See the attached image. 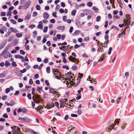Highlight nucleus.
Segmentation results:
<instances>
[{"label": "nucleus", "mask_w": 134, "mask_h": 134, "mask_svg": "<svg viewBox=\"0 0 134 134\" xmlns=\"http://www.w3.org/2000/svg\"><path fill=\"white\" fill-rule=\"evenodd\" d=\"M32 99L36 103H38L42 102L43 100L41 96L37 94H34L32 96Z\"/></svg>", "instance_id": "obj_1"}, {"label": "nucleus", "mask_w": 134, "mask_h": 134, "mask_svg": "<svg viewBox=\"0 0 134 134\" xmlns=\"http://www.w3.org/2000/svg\"><path fill=\"white\" fill-rule=\"evenodd\" d=\"M52 71L56 78L57 79H60V76L62 74L60 73L59 70L57 69H53Z\"/></svg>", "instance_id": "obj_2"}, {"label": "nucleus", "mask_w": 134, "mask_h": 134, "mask_svg": "<svg viewBox=\"0 0 134 134\" xmlns=\"http://www.w3.org/2000/svg\"><path fill=\"white\" fill-rule=\"evenodd\" d=\"M49 92L53 94V95L54 96H57L58 97H59L60 96V94H59V93L57 91L55 90L53 88L51 87H49Z\"/></svg>", "instance_id": "obj_3"}, {"label": "nucleus", "mask_w": 134, "mask_h": 134, "mask_svg": "<svg viewBox=\"0 0 134 134\" xmlns=\"http://www.w3.org/2000/svg\"><path fill=\"white\" fill-rule=\"evenodd\" d=\"M83 74H81L80 73H79V80H78V79H77V81L76 83L75 82H74V81H73V79H72V82H73V83L74 84V85L75 87H76L79 85V84L80 83V80H79V78H80V79H81V78L83 77Z\"/></svg>", "instance_id": "obj_4"}, {"label": "nucleus", "mask_w": 134, "mask_h": 134, "mask_svg": "<svg viewBox=\"0 0 134 134\" xmlns=\"http://www.w3.org/2000/svg\"><path fill=\"white\" fill-rule=\"evenodd\" d=\"M130 16L129 15H126V17L127 18L126 19H125L124 20V22L125 23H126L125 25H126L129 26L130 25V20L129 19H130V18L129 17Z\"/></svg>", "instance_id": "obj_5"}, {"label": "nucleus", "mask_w": 134, "mask_h": 134, "mask_svg": "<svg viewBox=\"0 0 134 134\" xmlns=\"http://www.w3.org/2000/svg\"><path fill=\"white\" fill-rule=\"evenodd\" d=\"M31 3V2L30 0L27 1L23 6V9L24 10L26 9L29 7Z\"/></svg>", "instance_id": "obj_6"}, {"label": "nucleus", "mask_w": 134, "mask_h": 134, "mask_svg": "<svg viewBox=\"0 0 134 134\" xmlns=\"http://www.w3.org/2000/svg\"><path fill=\"white\" fill-rule=\"evenodd\" d=\"M12 129L14 130V132L16 133H18V132H19L20 131V129L18 127L16 126H13L12 128Z\"/></svg>", "instance_id": "obj_7"}, {"label": "nucleus", "mask_w": 134, "mask_h": 134, "mask_svg": "<svg viewBox=\"0 0 134 134\" xmlns=\"http://www.w3.org/2000/svg\"><path fill=\"white\" fill-rule=\"evenodd\" d=\"M15 57L16 58L21 59L22 62H24L25 61L23 57L20 55H15Z\"/></svg>", "instance_id": "obj_8"}, {"label": "nucleus", "mask_w": 134, "mask_h": 134, "mask_svg": "<svg viewBox=\"0 0 134 134\" xmlns=\"http://www.w3.org/2000/svg\"><path fill=\"white\" fill-rule=\"evenodd\" d=\"M12 55H11L10 53L9 52H6L4 55H3V57L5 58H7L8 57H12Z\"/></svg>", "instance_id": "obj_9"}, {"label": "nucleus", "mask_w": 134, "mask_h": 134, "mask_svg": "<svg viewBox=\"0 0 134 134\" xmlns=\"http://www.w3.org/2000/svg\"><path fill=\"white\" fill-rule=\"evenodd\" d=\"M39 24L37 26V28L38 29H42L43 27V26L42 25L43 24L42 22L41 21L39 22Z\"/></svg>", "instance_id": "obj_10"}, {"label": "nucleus", "mask_w": 134, "mask_h": 134, "mask_svg": "<svg viewBox=\"0 0 134 134\" xmlns=\"http://www.w3.org/2000/svg\"><path fill=\"white\" fill-rule=\"evenodd\" d=\"M105 53L103 54L102 57H101L100 58V59H99V60H98V62H100L101 61H102V60H104V59H105V57H106L105 56Z\"/></svg>", "instance_id": "obj_11"}, {"label": "nucleus", "mask_w": 134, "mask_h": 134, "mask_svg": "<svg viewBox=\"0 0 134 134\" xmlns=\"http://www.w3.org/2000/svg\"><path fill=\"white\" fill-rule=\"evenodd\" d=\"M43 18L45 19H48L49 16V14L47 12H45L43 14Z\"/></svg>", "instance_id": "obj_12"}, {"label": "nucleus", "mask_w": 134, "mask_h": 134, "mask_svg": "<svg viewBox=\"0 0 134 134\" xmlns=\"http://www.w3.org/2000/svg\"><path fill=\"white\" fill-rule=\"evenodd\" d=\"M75 23L76 24L77 26L78 27H80L81 26V25L80 24V23L78 19H76L75 20Z\"/></svg>", "instance_id": "obj_13"}, {"label": "nucleus", "mask_w": 134, "mask_h": 134, "mask_svg": "<svg viewBox=\"0 0 134 134\" xmlns=\"http://www.w3.org/2000/svg\"><path fill=\"white\" fill-rule=\"evenodd\" d=\"M103 46H100V47H99L97 51H99V52H103L104 51L103 50Z\"/></svg>", "instance_id": "obj_14"}, {"label": "nucleus", "mask_w": 134, "mask_h": 134, "mask_svg": "<svg viewBox=\"0 0 134 134\" xmlns=\"http://www.w3.org/2000/svg\"><path fill=\"white\" fill-rule=\"evenodd\" d=\"M47 105H48V109H49L54 107V103H52L51 104L50 103L49 104H47Z\"/></svg>", "instance_id": "obj_15"}, {"label": "nucleus", "mask_w": 134, "mask_h": 134, "mask_svg": "<svg viewBox=\"0 0 134 134\" xmlns=\"http://www.w3.org/2000/svg\"><path fill=\"white\" fill-rule=\"evenodd\" d=\"M60 107H64L65 106V104H66L65 101H64V100H62L60 101Z\"/></svg>", "instance_id": "obj_16"}, {"label": "nucleus", "mask_w": 134, "mask_h": 134, "mask_svg": "<svg viewBox=\"0 0 134 134\" xmlns=\"http://www.w3.org/2000/svg\"><path fill=\"white\" fill-rule=\"evenodd\" d=\"M68 59L70 61L72 62L73 59H74V60H76V58L75 57H73L71 55H70V57L68 58Z\"/></svg>", "instance_id": "obj_17"}, {"label": "nucleus", "mask_w": 134, "mask_h": 134, "mask_svg": "<svg viewBox=\"0 0 134 134\" xmlns=\"http://www.w3.org/2000/svg\"><path fill=\"white\" fill-rule=\"evenodd\" d=\"M57 29L58 30H64V27L63 26H58L57 27Z\"/></svg>", "instance_id": "obj_18"}, {"label": "nucleus", "mask_w": 134, "mask_h": 134, "mask_svg": "<svg viewBox=\"0 0 134 134\" xmlns=\"http://www.w3.org/2000/svg\"><path fill=\"white\" fill-rule=\"evenodd\" d=\"M31 121V120L28 118L25 117V122H30Z\"/></svg>", "instance_id": "obj_19"}, {"label": "nucleus", "mask_w": 134, "mask_h": 134, "mask_svg": "<svg viewBox=\"0 0 134 134\" xmlns=\"http://www.w3.org/2000/svg\"><path fill=\"white\" fill-rule=\"evenodd\" d=\"M71 62H74L76 64H78L79 63V60H77V59L76 58V60H74V59H73Z\"/></svg>", "instance_id": "obj_20"}, {"label": "nucleus", "mask_w": 134, "mask_h": 134, "mask_svg": "<svg viewBox=\"0 0 134 134\" xmlns=\"http://www.w3.org/2000/svg\"><path fill=\"white\" fill-rule=\"evenodd\" d=\"M16 37L19 38L22 36V34L21 33H17L16 34Z\"/></svg>", "instance_id": "obj_21"}, {"label": "nucleus", "mask_w": 134, "mask_h": 134, "mask_svg": "<svg viewBox=\"0 0 134 134\" xmlns=\"http://www.w3.org/2000/svg\"><path fill=\"white\" fill-rule=\"evenodd\" d=\"M10 29L12 30V32L14 33H16L18 31L15 28H13L12 27H11L10 28Z\"/></svg>", "instance_id": "obj_22"}, {"label": "nucleus", "mask_w": 134, "mask_h": 134, "mask_svg": "<svg viewBox=\"0 0 134 134\" xmlns=\"http://www.w3.org/2000/svg\"><path fill=\"white\" fill-rule=\"evenodd\" d=\"M10 65V64L9 62L8 61H6L5 62V66L6 67H7L8 66H9Z\"/></svg>", "instance_id": "obj_23"}, {"label": "nucleus", "mask_w": 134, "mask_h": 134, "mask_svg": "<svg viewBox=\"0 0 134 134\" xmlns=\"http://www.w3.org/2000/svg\"><path fill=\"white\" fill-rule=\"evenodd\" d=\"M76 11L75 10H73L71 12V15L72 16H74L75 15Z\"/></svg>", "instance_id": "obj_24"}, {"label": "nucleus", "mask_w": 134, "mask_h": 134, "mask_svg": "<svg viewBox=\"0 0 134 134\" xmlns=\"http://www.w3.org/2000/svg\"><path fill=\"white\" fill-rule=\"evenodd\" d=\"M7 52V51L5 50H3V51L0 54V56H2L3 55H4L5 53Z\"/></svg>", "instance_id": "obj_25"}, {"label": "nucleus", "mask_w": 134, "mask_h": 134, "mask_svg": "<svg viewBox=\"0 0 134 134\" xmlns=\"http://www.w3.org/2000/svg\"><path fill=\"white\" fill-rule=\"evenodd\" d=\"M27 109L23 107L22 109V112L23 113H27Z\"/></svg>", "instance_id": "obj_26"}, {"label": "nucleus", "mask_w": 134, "mask_h": 134, "mask_svg": "<svg viewBox=\"0 0 134 134\" xmlns=\"http://www.w3.org/2000/svg\"><path fill=\"white\" fill-rule=\"evenodd\" d=\"M30 14H28L25 16V19L26 20H28L30 18Z\"/></svg>", "instance_id": "obj_27"}, {"label": "nucleus", "mask_w": 134, "mask_h": 134, "mask_svg": "<svg viewBox=\"0 0 134 134\" xmlns=\"http://www.w3.org/2000/svg\"><path fill=\"white\" fill-rule=\"evenodd\" d=\"M80 30H76V31L73 34V35L74 36L77 35V33H80Z\"/></svg>", "instance_id": "obj_28"}, {"label": "nucleus", "mask_w": 134, "mask_h": 134, "mask_svg": "<svg viewBox=\"0 0 134 134\" xmlns=\"http://www.w3.org/2000/svg\"><path fill=\"white\" fill-rule=\"evenodd\" d=\"M76 95L77 97H76V99L79 100L81 98V94H77Z\"/></svg>", "instance_id": "obj_29"}, {"label": "nucleus", "mask_w": 134, "mask_h": 134, "mask_svg": "<svg viewBox=\"0 0 134 134\" xmlns=\"http://www.w3.org/2000/svg\"><path fill=\"white\" fill-rule=\"evenodd\" d=\"M116 125L115 124H112L111 126L110 127L111 128H112L114 130H116L117 129L116 128H115L114 126Z\"/></svg>", "instance_id": "obj_30"}, {"label": "nucleus", "mask_w": 134, "mask_h": 134, "mask_svg": "<svg viewBox=\"0 0 134 134\" xmlns=\"http://www.w3.org/2000/svg\"><path fill=\"white\" fill-rule=\"evenodd\" d=\"M92 3L90 2H88L87 3V5L89 7H91L92 6Z\"/></svg>", "instance_id": "obj_31"}, {"label": "nucleus", "mask_w": 134, "mask_h": 134, "mask_svg": "<svg viewBox=\"0 0 134 134\" xmlns=\"http://www.w3.org/2000/svg\"><path fill=\"white\" fill-rule=\"evenodd\" d=\"M77 69V67L75 65L73 66L72 68V69L74 70H76Z\"/></svg>", "instance_id": "obj_32"}, {"label": "nucleus", "mask_w": 134, "mask_h": 134, "mask_svg": "<svg viewBox=\"0 0 134 134\" xmlns=\"http://www.w3.org/2000/svg\"><path fill=\"white\" fill-rule=\"evenodd\" d=\"M50 68L49 66H48L47 67L46 70L47 72L48 73H49L50 72Z\"/></svg>", "instance_id": "obj_33"}, {"label": "nucleus", "mask_w": 134, "mask_h": 134, "mask_svg": "<svg viewBox=\"0 0 134 134\" xmlns=\"http://www.w3.org/2000/svg\"><path fill=\"white\" fill-rule=\"evenodd\" d=\"M92 9L95 11L96 12H97L98 9L97 8H96L95 7L93 6L92 7Z\"/></svg>", "instance_id": "obj_34"}, {"label": "nucleus", "mask_w": 134, "mask_h": 134, "mask_svg": "<svg viewBox=\"0 0 134 134\" xmlns=\"http://www.w3.org/2000/svg\"><path fill=\"white\" fill-rule=\"evenodd\" d=\"M36 9L38 10H40L41 9L40 6L38 5H36Z\"/></svg>", "instance_id": "obj_35"}, {"label": "nucleus", "mask_w": 134, "mask_h": 134, "mask_svg": "<svg viewBox=\"0 0 134 134\" xmlns=\"http://www.w3.org/2000/svg\"><path fill=\"white\" fill-rule=\"evenodd\" d=\"M10 21L14 24H16V21L15 20H14L13 19H10Z\"/></svg>", "instance_id": "obj_36"}, {"label": "nucleus", "mask_w": 134, "mask_h": 134, "mask_svg": "<svg viewBox=\"0 0 134 134\" xmlns=\"http://www.w3.org/2000/svg\"><path fill=\"white\" fill-rule=\"evenodd\" d=\"M78 114L79 115L80 114L82 113L81 110L80 108H78V111H77Z\"/></svg>", "instance_id": "obj_37"}, {"label": "nucleus", "mask_w": 134, "mask_h": 134, "mask_svg": "<svg viewBox=\"0 0 134 134\" xmlns=\"http://www.w3.org/2000/svg\"><path fill=\"white\" fill-rule=\"evenodd\" d=\"M42 87H38L37 88V90L38 92H40V91H42Z\"/></svg>", "instance_id": "obj_38"}, {"label": "nucleus", "mask_w": 134, "mask_h": 134, "mask_svg": "<svg viewBox=\"0 0 134 134\" xmlns=\"http://www.w3.org/2000/svg\"><path fill=\"white\" fill-rule=\"evenodd\" d=\"M67 44V43L66 42H64L63 43H59L58 44V46H60V45H66Z\"/></svg>", "instance_id": "obj_39"}, {"label": "nucleus", "mask_w": 134, "mask_h": 134, "mask_svg": "<svg viewBox=\"0 0 134 134\" xmlns=\"http://www.w3.org/2000/svg\"><path fill=\"white\" fill-rule=\"evenodd\" d=\"M10 104H11V106L15 104V102L13 100H10Z\"/></svg>", "instance_id": "obj_40"}, {"label": "nucleus", "mask_w": 134, "mask_h": 134, "mask_svg": "<svg viewBox=\"0 0 134 134\" xmlns=\"http://www.w3.org/2000/svg\"><path fill=\"white\" fill-rule=\"evenodd\" d=\"M75 128V127H72V126H70L69 127L68 129V131H69L70 132L71 130H72L73 129H74Z\"/></svg>", "instance_id": "obj_41"}, {"label": "nucleus", "mask_w": 134, "mask_h": 134, "mask_svg": "<svg viewBox=\"0 0 134 134\" xmlns=\"http://www.w3.org/2000/svg\"><path fill=\"white\" fill-rule=\"evenodd\" d=\"M25 117L24 118H21V117H19V120L22 121H25Z\"/></svg>", "instance_id": "obj_42"}, {"label": "nucleus", "mask_w": 134, "mask_h": 134, "mask_svg": "<svg viewBox=\"0 0 134 134\" xmlns=\"http://www.w3.org/2000/svg\"><path fill=\"white\" fill-rule=\"evenodd\" d=\"M12 65L14 67H15L17 66V65L16 64L15 62L14 61L12 63Z\"/></svg>", "instance_id": "obj_43"}, {"label": "nucleus", "mask_w": 134, "mask_h": 134, "mask_svg": "<svg viewBox=\"0 0 134 134\" xmlns=\"http://www.w3.org/2000/svg\"><path fill=\"white\" fill-rule=\"evenodd\" d=\"M10 91V89L9 88H7L5 90V92L6 93H8Z\"/></svg>", "instance_id": "obj_44"}, {"label": "nucleus", "mask_w": 134, "mask_h": 134, "mask_svg": "<svg viewBox=\"0 0 134 134\" xmlns=\"http://www.w3.org/2000/svg\"><path fill=\"white\" fill-rule=\"evenodd\" d=\"M101 17L100 16H98L96 18V21L99 22L100 21Z\"/></svg>", "instance_id": "obj_45"}, {"label": "nucleus", "mask_w": 134, "mask_h": 134, "mask_svg": "<svg viewBox=\"0 0 134 134\" xmlns=\"http://www.w3.org/2000/svg\"><path fill=\"white\" fill-rule=\"evenodd\" d=\"M27 97L29 99H31L32 98L31 94L30 93H29L27 94Z\"/></svg>", "instance_id": "obj_46"}, {"label": "nucleus", "mask_w": 134, "mask_h": 134, "mask_svg": "<svg viewBox=\"0 0 134 134\" xmlns=\"http://www.w3.org/2000/svg\"><path fill=\"white\" fill-rule=\"evenodd\" d=\"M62 68L64 69L66 68L67 70H68L69 69L68 66L66 65H64L62 66Z\"/></svg>", "instance_id": "obj_47"}, {"label": "nucleus", "mask_w": 134, "mask_h": 134, "mask_svg": "<svg viewBox=\"0 0 134 134\" xmlns=\"http://www.w3.org/2000/svg\"><path fill=\"white\" fill-rule=\"evenodd\" d=\"M48 30V27L46 26L44 27V29L43 30V31L44 32H47Z\"/></svg>", "instance_id": "obj_48"}, {"label": "nucleus", "mask_w": 134, "mask_h": 134, "mask_svg": "<svg viewBox=\"0 0 134 134\" xmlns=\"http://www.w3.org/2000/svg\"><path fill=\"white\" fill-rule=\"evenodd\" d=\"M29 83L30 85H32L33 83V81L32 79H30L29 81Z\"/></svg>", "instance_id": "obj_49"}, {"label": "nucleus", "mask_w": 134, "mask_h": 134, "mask_svg": "<svg viewBox=\"0 0 134 134\" xmlns=\"http://www.w3.org/2000/svg\"><path fill=\"white\" fill-rule=\"evenodd\" d=\"M112 50V48L111 47H110L109 48V51L108 53V54L109 55H110V54Z\"/></svg>", "instance_id": "obj_50"}, {"label": "nucleus", "mask_w": 134, "mask_h": 134, "mask_svg": "<svg viewBox=\"0 0 134 134\" xmlns=\"http://www.w3.org/2000/svg\"><path fill=\"white\" fill-rule=\"evenodd\" d=\"M26 69L25 68L24 69L22 70H20V72L22 73H24L26 71Z\"/></svg>", "instance_id": "obj_51"}, {"label": "nucleus", "mask_w": 134, "mask_h": 134, "mask_svg": "<svg viewBox=\"0 0 134 134\" xmlns=\"http://www.w3.org/2000/svg\"><path fill=\"white\" fill-rule=\"evenodd\" d=\"M3 117L5 118H8V115L7 114L5 113L3 115Z\"/></svg>", "instance_id": "obj_52"}, {"label": "nucleus", "mask_w": 134, "mask_h": 134, "mask_svg": "<svg viewBox=\"0 0 134 134\" xmlns=\"http://www.w3.org/2000/svg\"><path fill=\"white\" fill-rule=\"evenodd\" d=\"M37 15V12H34L33 13V17H35Z\"/></svg>", "instance_id": "obj_53"}, {"label": "nucleus", "mask_w": 134, "mask_h": 134, "mask_svg": "<svg viewBox=\"0 0 134 134\" xmlns=\"http://www.w3.org/2000/svg\"><path fill=\"white\" fill-rule=\"evenodd\" d=\"M7 97V96L4 95L2 97V100H5Z\"/></svg>", "instance_id": "obj_54"}, {"label": "nucleus", "mask_w": 134, "mask_h": 134, "mask_svg": "<svg viewBox=\"0 0 134 134\" xmlns=\"http://www.w3.org/2000/svg\"><path fill=\"white\" fill-rule=\"evenodd\" d=\"M43 97L44 98H48L47 94L46 93H44L43 94Z\"/></svg>", "instance_id": "obj_55"}, {"label": "nucleus", "mask_w": 134, "mask_h": 134, "mask_svg": "<svg viewBox=\"0 0 134 134\" xmlns=\"http://www.w3.org/2000/svg\"><path fill=\"white\" fill-rule=\"evenodd\" d=\"M6 15V13H5L3 12H1V15L2 16H4Z\"/></svg>", "instance_id": "obj_56"}, {"label": "nucleus", "mask_w": 134, "mask_h": 134, "mask_svg": "<svg viewBox=\"0 0 134 134\" xmlns=\"http://www.w3.org/2000/svg\"><path fill=\"white\" fill-rule=\"evenodd\" d=\"M35 27V25H30L29 26V27L31 28V29H32L33 28Z\"/></svg>", "instance_id": "obj_57"}, {"label": "nucleus", "mask_w": 134, "mask_h": 134, "mask_svg": "<svg viewBox=\"0 0 134 134\" xmlns=\"http://www.w3.org/2000/svg\"><path fill=\"white\" fill-rule=\"evenodd\" d=\"M12 13L11 12L8 11L7 13V16H10L11 15Z\"/></svg>", "instance_id": "obj_58"}, {"label": "nucleus", "mask_w": 134, "mask_h": 134, "mask_svg": "<svg viewBox=\"0 0 134 134\" xmlns=\"http://www.w3.org/2000/svg\"><path fill=\"white\" fill-rule=\"evenodd\" d=\"M5 75L4 73H2L0 74V78L4 77Z\"/></svg>", "instance_id": "obj_59"}, {"label": "nucleus", "mask_w": 134, "mask_h": 134, "mask_svg": "<svg viewBox=\"0 0 134 134\" xmlns=\"http://www.w3.org/2000/svg\"><path fill=\"white\" fill-rule=\"evenodd\" d=\"M56 14L57 13L56 12H53L52 14L53 16L56 18L57 17V16L56 15Z\"/></svg>", "instance_id": "obj_60"}, {"label": "nucleus", "mask_w": 134, "mask_h": 134, "mask_svg": "<svg viewBox=\"0 0 134 134\" xmlns=\"http://www.w3.org/2000/svg\"><path fill=\"white\" fill-rule=\"evenodd\" d=\"M25 46L26 49L27 50H29V46L28 45H26V44L25 45Z\"/></svg>", "instance_id": "obj_61"}, {"label": "nucleus", "mask_w": 134, "mask_h": 134, "mask_svg": "<svg viewBox=\"0 0 134 134\" xmlns=\"http://www.w3.org/2000/svg\"><path fill=\"white\" fill-rule=\"evenodd\" d=\"M20 53L23 55H24L25 53V52L23 50H21L20 51Z\"/></svg>", "instance_id": "obj_62"}, {"label": "nucleus", "mask_w": 134, "mask_h": 134, "mask_svg": "<svg viewBox=\"0 0 134 134\" xmlns=\"http://www.w3.org/2000/svg\"><path fill=\"white\" fill-rule=\"evenodd\" d=\"M35 89L34 88H33L32 89V94H35Z\"/></svg>", "instance_id": "obj_63"}, {"label": "nucleus", "mask_w": 134, "mask_h": 134, "mask_svg": "<svg viewBox=\"0 0 134 134\" xmlns=\"http://www.w3.org/2000/svg\"><path fill=\"white\" fill-rule=\"evenodd\" d=\"M63 20L65 22H66V16H64L63 17Z\"/></svg>", "instance_id": "obj_64"}]
</instances>
